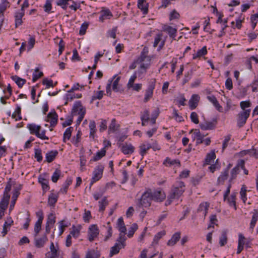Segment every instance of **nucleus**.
I'll use <instances>...</instances> for the list:
<instances>
[{
    "mask_svg": "<svg viewBox=\"0 0 258 258\" xmlns=\"http://www.w3.org/2000/svg\"><path fill=\"white\" fill-rule=\"evenodd\" d=\"M185 190V185L182 181H178L174 184L171 189L167 202L170 204L173 200L178 199Z\"/></svg>",
    "mask_w": 258,
    "mask_h": 258,
    "instance_id": "obj_1",
    "label": "nucleus"
},
{
    "mask_svg": "<svg viewBox=\"0 0 258 258\" xmlns=\"http://www.w3.org/2000/svg\"><path fill=\"white\" fill-rule=\"evenodd\" d=\"M86 114V108L84 107L80 101H76L73 106L72 109V117L78 115V119L76 121V125H79Z\"/></svg>",
    "mask_w": 258,
    "mask_h": 258,
    "instance_id": "obj_2",
    "label": "nucleus"
},
{
    "mask_svg": "<svg viewBox=\"0 0 258 258\" xmlns=\"http://www.w3.org/2000/svg\"><path fill=\"white\" fill-rule=\"evenodd\" d=\"M151 189H148L145 191L142 195L141 198L139 199L137 203V208L138 210L144 208H147L150 206L151 201L153 200L151 198Z\"/></svg>",
    "mask_w": 258,
    "mask_h": 258,
    "instance_id": "obj_3",
    "label": "nucleus"
},
{
    "mask_svg": "<svg viewBox=\"0 0 258 258\" xmlns=\"http://www.w3.org/2000/svg\"><path fill=\"white\" fill-rule=\"evenodd\" d=\"M250 109H247L244 111L240 112L237 115V125L239 127H241L246 123L250 113Z\"/></svg>",
    "mask_w": 258,
    "mask_h": 258,
    "instance_id": "obj_4",
    "label": "nucleus"
},
{
    "mask_svg": "<svg viewBox=\"0 0 258 258\" xmlns=\"http://www.w3.org/2000/svg\"><path fill=\"white\" fill-rule=\"evenodd\" d=\"M104 168V166L101 164L96 167L93 172V176L90 182V186L102 177Z\"/></svg>",
    "mask_w": 258,
    "mask_h": 258,
    "instance_id": "obj_5",
    "label": "nucleus"
},
{
    "mask_svg": "<svg viewBox=\"0 0 258 258\" xmlns=\"http://www.w3.org/2000/svg\"><path fill=\"white\" fill-rule=\"evenodd\" d=\"M99 233V230L96 224L91 225L88 229V238L90 241H93Z\"/></svg>",
    "mask_w": 258,
    "mask_h": 258,
    "instance_id": "obj_6",
    "label": "nucleus"
},
{
    "mask_svg": "<svg viewBox=\"0 0 258 258\" xmlns=\"http://www.w3.org/2000/svg\"><path fill=\"white\" fill-rule=\"evenodd\" d=\"M151 198L152 200L157 202H162L166 197V195L165 193L162 190H152L151 189Z\"/></svg>",
    "mask_w": 258,
    "mask_h": 258,
    "instance_id": "obj_7",
    "label": "nucleus"
},
{
    "mask_svg": "<svg viewBox=\"0 0 258 258\" xmlns=\"http://www.w3.org/2000/svg\"><path fill=\"white\" fill-rule=\"evenodd\" d=\"M50 251L46 253V258H62L59 257V251L58 248L54 246L52 242H51L50 245Z\"/></svg>",
    "mask_w": 258,
    "mask_h": 258,
    "instance_id": "obj_8",
    "label": "nucleus"
},
{
    "mask_svg": "<svg viewBox=\"0 0 258 258\" xmlns=\"http://www.w3.org/2000/svg\"><path fill=\"white\" fill-rule=\"evenodd\" d=\"M156 81L153 79L148 86V89L146 90L144 101L147 102L148 100L152 98L153 93V90L155 88Z\"/></svg>",
    "mask_w": 258,
    "mask_h": 258,
    "instance_id": "obj_9",
    "label": "nucleus"
},
{
    "mask_svg": "<svg viewBox=\"0 0 258 258\" xmlns=\"http://www.w3.org/2000/svg\"><path fill=\"white\" fill-rule=\"evenodd\" d=\"M21 189V186H20V187L15 188L12 196V201L10 204L9 210H12L15 206L16 204V202L17 200L18 196L20 195V190Z\"/></svg>",
    "mask_w": 258,
    "mask_h": 258,
    "instance_id": "obj_10",
    "label": "nucleus"
},
{
    "mask_svg": "<svg viewBox=\"0 0 258 258\" xmlns=\"http://www.w3.org/2000/svg\"><path fill=\"white\" fill-rule=\"evenodd\" d=\"M200 96L197 94H193L189 100L188 103L190 108L192 110L195 109L200 100Z\"/></svg>",
    "mask_w": 258,
    "mask_h": 258,
    "instance_id": "obj_11",
    "label": "nucleus"
},
{
    "mask_svg": "<svg viewBox=\"0 0 258 258\" xmlns=\"http://www.w3.org/2000/svg\"><path fill=\"white\" fill-rule=\"evenodd\" d=\"M48 241L46 234H44L41 237L35 239V245L37 248L43 247L45 243Z\"/></svg>",
    "mask_w": 258,
    "mask_h": 258,
    "instance_id": "obj_12",
    "label": "nucleus"
},
{
    "mask_svg": "<svg viewBox=\"0 0 258 258\" xmlns=\"http://www.w3.org/2000/svg\"><path fill=\"white\" fill-rule=\"evenodd\" d=\"M122 152L124 154H131L134 151L135 148L131 145L125 143L124 144L120 145Z\"/></svg>",
    "mask_w": 258,
    "mask_h": 258,
    "instance_id": "obj_13",
    "label": "nucleus"
},
{
    "mask_svg": "<svg viewBox=\"0 0 258 258\" xmlns=\"http://www.w3.org/2000/svg\"><path fill=\"white\" fill-rule=\"evenodd\" d=\"M37 214V216H39V218L37 221L35 223L34 226V232L35 233V236H36L41 230V224L43 219V216L42 213H41L40 214L38 213Z\"/></svg>",
    "mask_w": 258,
    "mask_h": 258,
    "instance_id": "obj_14",
    "label": "nucleus"
},
{
    "mask_svg": "<svg viewBox=\"0 0 258 258\" xmlns=\"http://www.w3.org/2000/svg\"><path fill=\"white\" fill-rule=\"evenodd\" d=\"M57 114L55 111L50 112L47 114L48 121L50 123L51 126H55L57 122Z\"/></svg>",
    "mask_w": 258,
    "mask_h": 258,
    "instance_id": "obj_15",
    "label": "nucleus"
},
{
    "mask_svg": "<svg viewBox=\"0 0 258 258\" xmlns=\"http://www.w3.org/2000/svg\"><path fill=\"white\" fill-rule=\"evenodd\" d=\"M207 98L208 100L213 104L217 110L219 112L222 111V107L220 105L217 98L214 95L208 96Z\"/></svg>",
    "mask_w": 258,
    "mask_h": 258,
    "instance_id": "obj_16",
    "label": "nucleus"
},
{
    "mask_svg": "<svg viewBox=\"0 0 258 258\" xmlns=\"http://www.w3.org/2000/svg\"><path fill=\"white\" fill-rule=\"evenodd\" d=\"M162 36L163 35L161 33H158L156 35L154 39V42L153 43V46L154 47H156L157 45L159 44L160 42H161V43H160L159 45V48L161 49L163 47V46L165 44V41H161Z\"/></svg>",
    "mask_w": 258,
    "mask_h": 258,
    "instance_id": "obj_17",
    "label": "nucleus"
},
{
    "mask_svg": "<svg viewBox=\"0 0 258 258\" xmlns=\"http://www.w3.org/2000/svg\"><path fill=\"white\" fill-rule=\"evenodd\" d=\"M148 4L146 2L145 0H138V7L144 14H146L148 12Z\"/></svg>",
    "mask_w": 258,
    "mask_h": 258,
    "instance_id": "obj_18",
    "label": "nucleus"
},
{
    "mask_svg": "<svg viewBox=\"0 0 258 258\" xmlns=\"http://www.w3.org/2000/svg\"><path fill=\"white\" fill-rule=\"evenodd\" d=\"M180 238V233L179 232L175 233L172 236L171 238L168 240L167 245L169 246H173L176 244V243Z\"/></svg>",
    "mask_w": 258,
    "mask_h": 258,
    "instance_id": "obj_19",
    "label": "nucleus"
},
{
    "mask_svg": "<svg viewBox=\"0 0 258 258\" xmlns=\"http://www.w3.org/2000/svg\"><path fill=\"white\" fill-rule=\"evenodd\" d=\"M28 128L29 130L30 134L36 135H39V132L40 131L41 126L35 124H28Z\"/></svg>",
    "mask_w": 258,
    "mask_h": 258,
    "instance_id": "obj_20",
    "label": "nucleus"
},
{
    "mask_svg": "<svg viewBox=\"0 0 258 258\" xmlns=\"http://www.w3.org/2000/svg\"><path fill=\"white\" fill-rule=\"evenodd\" d=\"M253 215L252 216L251 220L250 223V229L253 230L256 223L258 220V210L254 209L252 212Z\"/></svg>",
    "mask_w": 258,
    "mask_h": 258,
    "instance_id": "obj_21",
    "label": "nucleus"
},
{
    "mask_svg": "<svg viewBox=\"0 0 258 258\" xmlns=\"http://www.w3.org/2000/svg\"><path fill=\"white\" fill-rule=\"evenodd\" d=\"M215 124L211 121H206L200 124L201 128L203 130H213L215 127Z\"/></svg>",
    "mask_w": 258,
    "mask_h": 258,
    "instance_id": "obj_22",
    "label": "nucleus"
},
{
    "mask_svg": "<svg viewBox=\"0 0 258 258\" xmlns=\"http://www.w3.org/2000/svg\"><path fill=\"white\" fill-rule=\"evenodd\" d=\"M245 237L241 234H239L238 247L237 250V254H239L243 249V246L244 244V240Z\"/></svg>",
    "mask_w": 258,
    "mask_h": 258,
    "instance_id": "obj_23",
    "label": "nucleus"
},
{
    "mask_svg": "<svg viewBox=\"0 0 258 258\" xmlns=\"http://www.w3.org/2000/svg\"><path fill=\"white\" fill-rule=\"evenodd\" d=\"M209 204L207 202L202 203L198 209V212H202V214L205 217L208 213Z\"/></svg>",
    "mask_w": 258,
    "mask_h": 258,
    "instance_id": "obj_24",
    "label": "nucleus"
},
{
    "mask_svg": "<svg viewBox=\"0 0 258 258\" xmlns=\"http://www.w3.org/2000/svg\"><path fill=\"white\" fill-rule=\"evenodd\" d=\"M164 31L168 33L169 36L173 39H175L177 30L171 26H167L164 29Z\"/></svg>",
    "mask_w": 258,
    "mask_h": 258,
    "instance_id": "obj_25",
    "label": "nucleus"
},
{
    "mask_svg": "<svg viewBox=\"0 0 258 258\" xmlns=\"http://www.w3.org/2000/svg\"><path fill=\"white\" fill-rule=\"evenodd\" d=\"M117 225V228L120 232L125 233L126 229L122 217H120L118 219Z\"/></svg>",
    "mask_w": 258,
    "mask_h": 258,
    "instance_id": "obj_26",
    "label": "nucleus"
},
{
    "mask_svg": "<svg viewBox=\"0 0 258 258\" xmlns=\"http://www.w3.org/2000/svg\"><path fill=\"white\" fill-rule=\"evenodd\" d=\"M38 181L41 184L44 191H46L49 189L48 180L41 175L38 177Z\"/></svg>",
    "mask_w": 258,
    "mask_h": 258,
    "instance_id": "obj_27",
    "label": "nucleus"
},
{
    "mask_svg": "<svg viewBox=\"0 0 258 258\" xmlns=\"http://www.w3.org/2000/svg\"><path fill=\"white\" fill-rule=\"evenodd\" d=\"M10 196H3V198L0 202V209L5 210L8 205Z\"/></svg>",
    "mask_w": 258,
    "mask_h": 258,
    "instance_id": "obj_28",
    "label": "nucleus"
},
{
    "mask_svg": "<svg viewBox=\"0 0 258 258\" xmlns=\"http://www.w3.org/2000/svg\"><path fill=\"white\" fill-rule=\"evenodd\" d=\"M58 154V152L56 150L51 151L46 154V159L47 162L50 163L53 161L56 155Z\"/></svg>",
    "mask_w": 258,
    "mask_h": 258,
    "instance_id": "obj_29",
    "label": "nucleus"
},
{
    "mask_svg": "<svg viewBox=\"0 0 258 258\" xmlns=\"http://www.w3.org/2000/svg\"><path fill=\"white\" fill-rule=\"evenodd\" d=\"M81 228L82 226L80 225H78L77 226L73 225L72 230L71 231V235L75 238H77L80 235Z\"/></svg>",
    "mask_w": 258,
    "mask_h": 258,
    "instance_id": "obj_30",
    "label": "nucleus"
},
{
    "mask_svg": "<svg viewBox=\"0 0 258 258\" xmlns=\"http://www.w3.org/2000/svg\"><path fill=\"white\" fill-rule=\"evenodd\" d=\"M216 158V155L214 152H212L207 154L205 159V163L208 165H211L214 163Z\"/></svg>",
    "mask_w": 258,
    "mask_h": 258,
    "instance_id": "obj_31",
    "label": "nucleus"
},
{
    "mask_svg": "<svg viewBox=\"0 0 258 258\" xmlns=\"http://www.w3.org/2000/svg\"><path fill=\"white\" fill-rule=\"evenodd\" d=\"M119 125L116 123V120L115 118H113L111 120V122L109 126L108 133H114L117 131Z\"/></svg>",
    "mask_w": 258,
    "mask_h": 258,
    "instance_id": "obj_32",
    "label": "nucleus"
},
{
    "mask_svg": "<svg viewBox=\"0 0 258 258\" xmlns=\"http://www.w3.org/2000/svg\"><path fill=\"white\" fill-rule=\"evenodd\" d=\"M72 180L70 178H68L66 180L64 183L62 185V187L59 190L60 193L66 194L69 185L72 183Z\"/></svg>",
    "mask_w": 258,
    "mask_h": 258,
    "instance_id": "obj_33",
    "label": "nucleus"
},
{
    "mask_svg": "<svg viewBox=\"0 0 258 258\" xmlns=\"http://www.w3.org/2000/svg\"><path fill=\"white\" fill-rule=\"evenodd\" d=\"M106 150L104 148H102L100 151L97 152L96 155L93 157L91 160L93 161H97L105 155Z\"/></svg>",
    "mask_w": 258,
    "mask_h": 258,
    "instance_id": "obj_34",
    "label": "nucleus"
},
{
    "mask_svg": "<svg viewBox=\"0 0 258 258\" xmlns=\"http://www.w3.org/2000/svg\"><path fill=\"white\" fill-rule=\"evenodd\" d=\"M12 79L15 82L19 88H22L26 82L25 79H22L17 76H12Z\"/></svg>",
    "mask_w": 258,
    "mask_h": 258,
    "instance_id": "obj_35",
    "label": "nucleus"
},
{
    "mask_svg": "<svg viewBox=\"0 0 258 258\" xmlns=\"http://www.w3.org/2000/svg\"><path fill=\"white\" fill-rule=\"evenodd\" d=\"M227 242V232L226 231H222L221 232V235L220 237L219 244L221 246H224Z\"/></svg>",
    "mask_w": 258,
    "mask_h": 258,
    "instance_id": "obj_36",
    "label": "nucleus"
},
{
    "mask_svg": "<svg viewBox=\"0 0 258 258\" xmlns=\"http://www.w3.org/2000/svg\"><path fill=\"white\" fill-rule=\"evenodd\" d=\"M207 53V50L206 46H204L202 49L199 50L197 53L193 54V59H195L198 57H200L204 56Z\"/></svg>",
    "mask_w": 258,
    "mask_h": 258,
    "instance_id": "obj_37",
    "label": "nucleus"
},
{
    "mask_svg": "<svg viewBox=\"0 0 258 258\" xmlns=\"http://www.w3.org/2000/svg\"><path fill=\"white\" fill-rule=\"evenodd\" d=\"M122 248L123 247L121 245H120L118 243H116L111 248L110 255L112 256L114 254H117L119 252V250Z\"/></svg>",
    "mask_w": 258,
    "mask_h": 258,
    "instance_id": "obj_38",
    "label": "nucleus"
},
{
    "mask_svg": "<svg viewBox=\"0 0 258 258\" xmlns=\"http://www.w3.org/2000/svg\"><path fill=\"white\" fill-rule=\"evenodd\" d=\"M58 197L54 194H51L48 197V205L50 206H54L57 202Z\"/></svg>",
    "mask_w": 258,
    "mask_h": 258,
    "instance_id": "obj_39",
    "label": "nucleus"
},
{
    "mask_svg": "<svg viewBox=\"0 0 258 258\" xmlns=\"http://www.w3.org/2000/svg\"><path fill=\"white\" fill-rule=\"evenodd\" d=\"M116 75L114 76L111 80L112 81L113 80L115 79V80L113 81V84H112V90L113 91L117 92H118L119 90V89L118 86L119 81L120 79V77H117V78H116Z\"/></svg>",
    "mask_w": 258,
    "mask_h": 258,
    "instance_id": "obj_40",
    "label": "nucleus"
},
{
    "mask_svg": "<svg viewBox=\"0 0 258 258\" xmlns=\"http://www.w3.org/2000/svg\"><path fill=\"white\" fill-rule=\"evenodd\" d=\"M227 201L229 206L231 207H233L235 210H236V195L235 194H232L229 198H227Z\"/></svg>",
    "mask_w": 258,
    "mask_h": 258,
    "instance_id": "obj_41",
    "label": "nucleus"
},
{
    "mask_svg": "<svg viewBox=\"0 0 258 258\" xmlns=\"http://www.w3.org/2000/svg\"><path fill=\"white\" fill-rule=\"evenodd\" d=\"M108 204V202L106 197H104L99 202V212H103L105 209V207Z\"/></svg>",
    "mask_w": 258,
    "mask_h": 258,
    "instance_id": "obj_42",
    "label": "nucleus"
},
{
    "mask_svg": "<svg viewBox=\"0 0 258 258\" xmlns=\"http://www.w3.org/2000/svg\"><path fill=\"white\" fill-rule=\"evenodd\" d=\"M140 148L141 150L140 154L142 155V157H143L144 155L146 154L147 151L150 148H151V144H143L140 146Z\"/></svg>",
    "mask_w": 258,
    "mask_h": 258,
    "instance_id": "obj_43",
    "label": "nucleus"
},
{
    "mask_svg": "<svg viewBox=\"0 0 258 258\" xmlns=\"http://www.w3.org/2000/svg\"><path fill=\"white\" fill-rule=\"evenodd\" d=\"M73 130L72 127L67 128L63 133V141L66 142V140H69L71 137L72 132Z\"/></svg>",
    "mask_w": 258,
    "mask_h": 258,
    "instance_id": "obj_44",
    "label": "nucleus"
},
{
    "mask_svg": "<svg viewBox=\"0 0 258 258\" xmlns=\"http://www.w3.org/2000/svg\"><path fill=\"white\" fill-rule=\"evenodd\" d=\"M103 95L104 92L103 91H94V95L92 97L91 102L96 99H101L103 96Z\"/></svg>",
    "mask_w": 258,
    "mask_h": 258,
    "instance_id": "obj_45",
    "label": "nucleus"
},
{
    "mask_svg": "<svg viewBox=\"0 0 258 258\" xmlns=\"http://www.w3.org/2000/svg\"><path fill=\"white\" fill-rule=\"evenodd\" d=\"M125 233H120L118 238L117 239V243H119L120 245H121L122 247L125 246V241L126 237L125 236Z\"/></svg>",
    "mask_w": 258,
    "mask_h": 258,
    "instance_id": "obj_46",
    "label": "nucleus"
},
{
    "mask_svg": "<svg viewBox=\"0 0 258 258\" xmlns=\"http://www.w3.org/2000/svg\"><path fill=\"white\" fill-rule=\"evenodd\" d=\"M43 85H46V88L48 89L50 87H53L57 84L56 82L54 84L53 83V81L52 80H48L47 78H45L42 81Z\"/></svg>",
    "mask_w": 258,
    "mask_h": 258,
    "instance_id": "obj_47",
    "label": "nucleus"
},
{
    "mask_svg": "<svg viewBox=\"0 0 258 258\" xmlns=\"http://www.w3.org/2000/svg\"><path fill=\"white\" fill-rule=\"evenodd\" d=\"M163 164L165 165L166 166H167L168 165H172L174 164H177L178 165H180V162L177 160H171L170 158L169 157H167L165 160H164Z\"/></svg>",
    "mask_w": 258,
    "mask_h": 258,
    "instance_id": "obj_48",
    "label": "nucleus"
},
{
    "mask_svg": "<svg viewBox=\"0 0 258 258\" xmlns=\"http://www.w3.org/2000/svg\"><path fill=\"white\" fill-rule=\"evenodd\" d=\"M99 255L94 250L88 251L86 255L85 258H99Z\"/></svg>",
    "mask_w": 258,
    "mask_h": 258,
    "instance_id": "obj_49",
    "label": "nucleus"
},
{
    "mask_svg": "<svg viewBox=\"0 0 258 258\" xmlns=\"http://www.w3.org/2000/svg\"><path fill=\"white\" fill-rule=\"evenodd\" d=\"M61 173V171L60 170L56 169L55 171L53 172V175L51 177V180L52 182L55 183L58 180L60 175Z\"/></svg>",
    "mask_w": 258,
    "mask_h": 258,
    "instance_id": "obj_50",
    "label": "nucleus"
},
{
    "mask_svg": "<svg viewBox=\"0 0 258 258\" xmlns=\"http://www.w3.org/2000/svg\"><path fill=\"white\" fill-rule=\"evenodd\" d=\"M81 97H82L81 94H73L72 92L68 93L66 95L67 101H72L74 98H80Z\"/></svg>",
    "mask_w": 258,
    "mask_h": 258,
    "instance_id": "obj_51",
    "label": "nucleus"
},
{
    "mask_svg": "<svg viewBox=\"0 0 258 258\" xmlns=\"http://www.w3.org/2000/svg\"><path fill=\"white\" fill-rule=\"evenodd\" d=\"M165 235L164 231H161L157 233L154 236L153 243H157L159 240Z\"/></svg>",
    "mask_w": 258,
    "mask_h": 258,
    "instance_id": "obj_52",
    "label": "nucleus"
},
{
    "mask_svg": "<svg viewBox=\"0 0 258 258\" xmlns=\"http://www.w3.org/2000/svg\"><path fill=\"white\" fill-rule=\"evenodd\" d=\"M138 226L136 223H134L130 228L128 232L127 236L128 237H132L135 231L138 229Z\"/></svg>",
    "mask_w": 258,
    "mask_h": 258,
    "instance_id": "obj_53",
    "label": "nucleus"
},
{
    "mask_svg": "<svg viewBox=\"0 0 258 258\" xmlns=\"http://www.w3.org/2000/svg\"><path fill=\"white\" fill-rule=\"evenodd\" d=\"M41 150L40 149H35L34 157L37 159V161L40 162L42 160V156L41 155Z\"/></svg>",
    "mask_w": 258,
    "mask_h": 258,
    "instance_id": "obj_54",
    "label": "nucleus"
},
{
    "mask_svg": "<svg viewBox=\"0 0 258 258\" xmlns=\"http://www.w3.org/2000/svg\"><path fill=\"white\" fill-rule=\"evenodd\" d=\"M35 73L33 74L32 81L33 82L36 81V80H37L39 78H40L43 75V74L42 72L37 73V72H39L38 68H36L35 70Z\"/></svg>",
    "mask_w": 258,
    "mask_h": 258,
    "instance_id": "obj_55",
    "label": "nucleus"
},
{
    "mask_svg": "<svg viewBox=\"0 0 258 258\" xmlns=\"http://www.w3.org/2000/svg\"><path fill=\"white\" fill-rule=\"evenodd\" d=\"M117 29V27H114L111 30H108L107 33V36L114 39L115 38Z\"/></svg>",
    "mask_w": 258,
    "mask_h": 258,
    "instance_id": "obj_56",
    "label": "nucleus"
},
{
    "mask_svg": "<svg viewBox=\"0 0 258 258\" xmlns=\"http://www.w3.org/2000/svg\"><path fill=\"white\" fill-rule=\"evenodd\" d=\"M228 176V169L225 170L223 172H222L221 175L219 177L218 180L219 182H223L224 180L227 179Z\"/></svg>",
    "mask_w": 258,
    "mask_h": 258,
    "instance_id": "obj_57",
    "label": "nucleus"
},
{
    "mask_svg": "<svg viewBox=\"0 0 258 258\" xmlns=\"http://www.w3.org/2000/svg\"><path fill=\"white\" fill-rule=\"evenodd\" d=\"M137 74L135 72L134 74L128 80V82L127 84V88L129 89L131 88L133 86L134 83L135 81V80L137 79Z\"/></svg>",
    "mask_w": 258,
    "mask_h": 258,
    "instance_id": "obj_58",
    "label": "nucleus"
},
{
    "mask_svg": "<svg viewBox=\"0 0 258 258\" xmlns=\"http://www.w3.org/2000/svg\"><path fill=\"white\" fill-rule=\"evenodd\" d=\"M179 14L175 10H173L170 14L169 20L171 21L174 19H179Z\"/></svg>",
    "mask_w": 258,
    "mask_h": 258,
    "instance_id": "obj_59",
    "label": "nucleus"
},
{
    "mask_svg": "<svg viewBox=\"0 0 258 258\" xmlns=\"http://www.w3.org/2000/svg\"><path fill=\"white\" fill-rule=\"evenodd\" d=\"M58 224H59V230L58 235L60 236L64 232L65 228L68 227V225L64 224L63 220H62V221H60V222H59Z\"/></svg>",
    "mask_w": 258,
    "mask_h": 258,
    "instance_id": "obj_60",
    "label": "nucleus"
},
{
    "mask_svg": "<svg viewBox=\"0 0 258 258\" xmlns=\"http://www.w3.org/2000/svg\"><path fill=\"white\" fill-rule=\"evenodd\" d=\"M55 222V217L54 216L53 214H50L48 216L46 224L51 226H53Z\"/></svg>",
    "mask_w": 258,
    "mask_h": 258,
    "instance_id": "obj_61",
    "label": "nucleus"
},
{
    "mask_svg": "<svg viewBox=\"0 0 258 258\" xmlns=\"http://www.w3.org/2000/svg\"><path fill=\"white\" fill-rule=\"evenodd\" d=\"M251 105V102L250 101H243L240 102V106L241 108L243 110V111L245 110L246 108H248L250 107Z\"/></svg>",
    "mask_w": 258,
    "mask_h": 258,
    "instance_id": "obj_62",
    "label": "nucleus"
},
{
    "mask_svg": "<svg viewBox=\"0 0 258 258\" xmlns=\"http://www.w3.org/2000/svg\"><path fill=\"white\" fill-rule=\"evenodd\" d=\"M88 25V23L86 22H84L82 24L79 31V34L81 35H83L85 34Z\"/></svg>",
    "mask_w": 258,
    "mask_h": 258,
    "instance_id": "obj_63",
    "label": "nucleus"
},
{
    "mask_svg": "<svg viewBox=\"0 0 258 258\" xmlns=\"http://www.w3.org/2000/svg\"><path fill=\"white\" fill-rule=\"evenodd\" d=\"M246 192V187H245L244 185H243L241 188L240 194L241 198L242 200L243 201V202H245L246 200H247Z\"/></svg>",
    "mask_w": 258,
    "mask_h": 258,
    "instance_id": "obj_64",
    "label": "nucleus"
}]
</instances>
